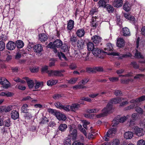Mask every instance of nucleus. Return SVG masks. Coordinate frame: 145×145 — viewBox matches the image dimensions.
Wrapping results in <instances>:
<instances>
[{"instance_id": "obj_13", "label": "nucleus", "mask_w": 145, "mask_h": 145, "mask_svg": "<svg viewBox=\"0 0 145 145\" xmlns=\"http://www.w3.org/2000/svg\"><path fill=\"white\" fill-rule=\"evenodd\" d=\"M6 47L8 50H13L16 47L15 43L12 41H9L7 44Z\"/></svg>"}, {"instance_id": "obj_53", "label": "nucleus", "mask_w": 145, "mask_h": 145, "mask_svg": "<svg viewBox=\"0 0 145 145\" xmlns=\"http://www.w3.org/2000/svg\"><path fill=\"white\" fill-rule=\"evenodd\" d=\"M109 80L112 82H115L118 81L119 78L118 77H110L109 78Z\"/></svg>"}, {"instance_id": "obj_56", "label": "nucleus", "mask_w": 145, "mask_h": 145, "mask_svg": "<svg viewBox=\"0 0 145 145\" xmlns=\"http://www.w3.org/2000/svg\"><path fill=\"white\" fill-rule=\"evenodd\" d=\"M13 106L10 105L8 106H5V112H7L13 109Z\"/></svg>"}, {"instance_id": "obj_61", "label": "nucleus", "mask_w": 145, "mask_h": 145, "mask_svg": "<svg viewBox=\"0 0 145 145\" xmlns=\"http://www.w3.org/2000/svg\"><path fill=\"white\" fill-rule=\"evenodd\" d=\"M86 71L88 73H93L95 72L94 67L92 68L91 67H88L86 68Z\"/></svg>"}, {"instance_id": "obj_42", "label": "nucleus", "mask_w": 145, "mask_h": 145, "mask_svg": "<svg viewBox=\"0 0 145 145\" xmlns=\"http://www.w3.org/2000/svg\"><path fill=\"white\" fill-rule=\"evenodd\" d=\"M133 80L129 78H123L121 80V82L123 84H127L130 81H132Z\"/></svg>"}, {"instance_id": "obj_28", "label": "nucleus", "mask_w": 145, "mask_h": 145, "mask_svg": "<svg viewBox=\"0 0 145 145\" xmlns=\"http://www.w3.org/2000/svg\"><path fill=\"white\" fill-rule=\"evenodd\" d=\"M84 46V41L82 39H80L78 41L77 46L79 49H82L83 48Z\"/></svg>"}, {"instance_id": "obj_35", "label": "nucleus", "mask_w": 145, "mask_h": 145, "mask_svg": "<svg viewBox=\"0 0 145 145\" xmlns=\"http://www.w3.org/2000/svg\"><path fill=\"white\" fill-rule=\"evenodd\" d=\"M135 55V57L137 58L143 59L144 57L142 55L141 53L137 50H136Z\"/></svg>"}, {"instance_id": "obj_39", "label": "nucleus", "mask_w": 145, "mask_h": 145, "mask_svg": "<svg viewBox=\"0 0 145 145\" xmlns=\"http://www.w3.org/2000/svg\"><path fill=\"white\" fill-rule=\"evenodd\" d=\"M139 114L137 113H133L131 116L132 120L135 121L139 119Z\"/></svg>"}, {"instance_id": "obj_64", "label": "nucleus", "mask_w": 145, "mask_h": 145, "mask_svg": "<svg viewBox=\"0 0 145 145\" xmlns=\"http://www.w3.org/2000/svg\"><path fill=\"white\" fill-rule=\"evenodd\" d=\"M137 145H145V141L143 139L139 140L137 142Z\"/></svg>"}, {"instance_id": "obj_38", "label": "nucleus", "mask_w": 145, "mask_h": 145, "mask_svg": "<svg viewBox=\"0 0 145 145\" xmlns=\"http://www.w3.org/2000/svg\"><path fill=\"white\" fill-rule=\"evenodd\" d=\"M88 50L89 51H92L95 47L93 43L92 42H89L87 44Z\"/></svg>"}, {"instance_id": "obj_16", "label": "nucleus", "mask_w": 145, "mask_h": 145, "mask_svg": "<svg viewBox=\"0 0 145 145\" xmlns=\"http://www.w3.org/2000/svg\"><path fill=\"white\" fill-rule=\"evenodd\" d=\"M23 79L26 80L29 88H32L33 87L34 82L33 80L30 79L29 78L27 77H24L23 78Z\"/></svg>"}, {"instance_id": "obj_62", "label": "nucleus", "mask_w": 145, "mask_h": 145, "mask_svg": "<svg viewBox=\"0 0 145 145\" xmlns=\"http://www.w3.org/2000/svg\"><path fill=\"white\" fill-rule=\"evenodd\" d=\"M26 114L24 115V116L25 118L28 119H30L32 117V115L30 113L27 112Z\"/></svg>"}, {"instance_id": "obj_52", "label": "nucleus", "mask_w": 145, "mask_h": 145, "mask_svg": "<svg viewBox=\"0 0 145 145\" xmlns=\"http://www.w3.org/2000/svg\"><path fill=\"white\" fill-rule=\"evenodd\" d=\"M95 72L96 71L102 72L103 71V68L101 67H94Z\"/></svg>"}, {"instance_id": "obj_51", "label": "nucleus", "mask_w": 145, "mask_h": 145, "mask_svg": "<svg viewBox=\"0 0 145 145\" xmlns=\"http://www.w3.org/2000/svg\"><path fill=\"white\" fill-rule=\"evenodd\" d=\"M5 44L4 42L0 41V51H3L5 48Z\"/></svg>"}, {"instance_id": "obj_7", "label": "nucleus", "mask_w": 145, "mask_h": 145, "mask_svg": "<svg viewBox=\"0 0 145 145\" xmlns=\"http://www.w3.org/2000/svg\"><path fill=\"white\" fill-rule=\"evenodd\" d=\"M133 131L135 134L138 136L140 137L143 136L145 133V131L142 128L136 126L133 127Z\"/></svg>"}, {"instance_id": "obj_37", "label": "nucleus", "mask_w": 145, "mask_h": 145, "mask_svg": "<svg viewBox=\"0 0 145 145\" xmlns=\"http://www.w3.org/2000/svg\"><path fill=\"white\" fill-rule=\"evenodd\" d=\"M64 70H61L60 71H54V75L55 76H63V74L61 72H64Z\"/></svg>"}, {"instance_id": "obj_1", "label": "nucleus", "mask_w": 145, "mask_h": 145, "mask_svg": "<svg viewBox=\"0 0 145 145\" xmlns=\"http://www.w3.org/2000/svg\"><path fill=\"white\" fill-rule=\"evenodd\" d=\"M122 101L121 98L116 97L111 99L108 103L106 106L102 110V113L98 115L97 118H101L106 116L108 114L112 112V104H116Z\"/></svg>"}, {"instance_id": "obj_31", "label": "nucleus", "mask_w": 145, "mask_h": 145, "mask_svg": "<svg viewBox=\"0 0 145 145\" xmlns=\"http://www.w3.org/2000/svg\"><path fill=\"white\" fill-rule=\"evenodd\" d=\"M74 21L72 20H70L68 23L67 28L71 30L74 27Z\"/></svg>"}, {"instance_id": "obj_43", "label": "nucleus", "mask_w": 145, "mask_h": 145, "mask_svg": "<svg viewBox=\"0 0 145 145\" xmlns=\"http://www.w3.org/2000/svg\"><path fill=\"white\" fill-rule=\"evenodd\" d=\"M35 83L36 85L35 86V89H37L43 86V82H37Z\"/></svg>"}, {"instance_id": "obj_3", "label": "nucleus", "mask_w": 145, "mask_h": 145, "mask_svg": "<svg viewBox=\"0 0 145 145\" xmlns=\"http://www.w3.org/2000/svg\"><path fill=\"white\" fill-rule=\"evenodd\" d=\"M69 136L70 138L73 140L76 139L77 136V131L74 125H70L69 126Z\"/></svg>"}, {"instance_id": "obj_32", "label": "nucleus", "mask_w": 145, "mask_h": 145, "mask_svg": "<svg viewBox=\"0 0 145 145\" xmlns=\"http://www.w3.org/2000/svg\"><path fill=\"white\" fill-rule=\"evenodd\" d=\"M58 81L57 80H50L47 82V84L48 86H52L56 84Z\"/></svg>"}, {"instance_id": "obj_18", "label": "nucleus", "mask_w": 145, "mask_h": 145, "mask_svg": "<svg viewBox=\"0 0 145 145\" xmlns=\"http://www.w3.org/2000/svg\"><path fill=\"white\" fill-rule=\"evenodd\" d=\"M34 51L36 53H39L43 50L42 46L40 44H37L33 47Z\"/></svg>"}, {"instance_id": "obj_45", "label": "nucleus", "mask_w": 145, "mask_h": 145, "mask_svg": "<svg viewBox=\"0 0 145 145\" xmlns=\"http://www.w3.org/2000/svg\"><path fill=\"white\" fill-rule=\"evenodd\" d=\"M99 109L98 108H95L93 109H88L87 110V112L88 113H96L99 110Z\"/></svg>"}, {"instance_id": "obj_36", "label": "nucleus", "mask_w": 145, "mask_h": 145, "mask_svg": "<svg viewBox=\"0 0 145 145\" xmlns=\"http://www.w3.org/2000/svg\"><path fill=\"white\" fill-rule=\"evenodd\" d=\"M62 50L64 52H66L67 53H69V50L68 46L66 44H62Z\"/></svg>"}, {"instance_id": "obj_55", "label": "nucleus", "mask_w": 145, "mask_h": 145, "mask_svg": "<svg viewBox=\"0 0 145 145\" xmlns=\"http://www.w3.org/2000/svg\"><path fill=\"white\" fill-rule=\"evenodd\" d=\"M114 94L116 96H121L122 94L121 91L119 90H116L114 92Z\"/></svg>"}, {"instance_id": "obj_22", "label": "nucleus", "mask_w": 145, "mask_h": 145, "mask_svg": "<svg viewBox=\"0 0 145 145\" xmlns=\"http://www.w3.org/2000/svg\"><path fill=\"white\" fill-rule=\"evenodd\" d=\"M106 47L104 48V50L105 51V52H107L108 51H113V45L112 44L108 42L106 44Z\"/></svg>"}, {"instance_id": "obj_6", "label": "nucleus", "mask_w": 145, "mask_h": 145, "mask_svg": "<svg viewBox=\"0 0 145 145\" xmlns=\"http://www.w3.org/2000/svg\"><path fill=\"white\" fill-rule=\"evenodd\" d=\"M116 131V128L110 129L107 131L106 135L104 137L103 139L106 141H108L109 139L108 137H112L114 136Z\"/></svg>"}, {"instance_id": "obj_27", "label": "nucleus", "mask_w": 145, "mask_h": 145, "mask_svg": "<svg viewBox=\"0 0 145 145\" xmlns=\"http://www.w3.org/2000/svg\"><path fill=\"white\" fill-rule=\"evenodd\" d=\"M123 33L124 36H128L130 35L129 29L127 27L123 28Z\"/></svg>"}, {"instance_id": "obj_54", "label": "nucleus", "mask_w": 145, "mask_h": 145, "mask_svg": "<svg viewBox=\"0 0 145 145\" xmlns=\"http://www.w3.org/2000/svg\"><path fill=\"white\" fill-rule=\"evenodd\" d=\"M54 105L57 108L62 109L63 105L60 103L57 102L55 103Z\"/></svg>"}, {"instance_id": "obj_29", "label": "nucleus", "mask_w": 145, "mask_h": 145, "mask_svg": "<svg viewBox=\"0 0 145 145\" xmlns=\"http://www.w3.org/2000/svg\"><path fill=\"white\" fill-rule=\"evenodd\" d=\"M120 118V116H117L112 121L113 125L112 126H115L117 125L119 123L120 121H119Z\"/></svg>"}, {"instance_id": "obj_46", "label": "nucleus", "mask_w": 145, "mask_h": 145, "mask_svg": "<svg viewBox=\"0 0 145 145\" xmlns=\"http://www.w3.org/2000/svg\"><path fill=\"white\" fill-rule=\"evenodd\" d=\"M77 67L76 64L75 63H72L69 66V68L72 70L75 69Z\"/></svg>"}, {"instance_id": "obj_41", "label": "nucleus", "mask_w": 145, "mask_h": 145, "mask_svg": "<svg viewBox=\"0 0 145 145\" xmlns=\"http://www.w3.org/2000/svg\"><path fill=\"white\" fill-rule=\"evenodd\" d=\"M97 13V9L96 8H94L90 10L89 14L92 16L95 14L96 15Z\"/></svg>"}, {"instance_id": "obj_24", "label": "nucleus", "mask_w": 145, "mask_h": 145, "mask_svg": "<svg viewBox=\"0 0 145 145\" xmlns=\"http://www.w3.org/2000/svg\"><path fill=\"white\" fill-rule=\"evenodd\" d=\"M133 135V132L129 131L126 132L124 134V137L126 139H130L132 138Z\"/></svg>"}, {"instance_id": "obj_47", "label": "nucleus", "mask_w": 145, "mask_h": 145, "mask_svg": "<svg viewBox=\"0 0 145 145\" xmlns=\"http://www.w3.org/2000/svg\"><path fill=\"white\" fill-rule=\"evenodd\" d=\"M70 40L72 43H75L77 41V37L75 35H72L70 38Z\"/></svg>"}, {"instance_id": "obj_19", "label": "nucleus", "mask_w": 145, "mask_h": 145, "mask_svg": "<svg viewBox=\"0 0 145 145\" xmlns=\"http://www.w3.org/2000/svg\"><path fill=\"white\" fill-rule=\"evenodd\" d=\"M123 3L122 0H114L113 4L114 6L118 8L122 6Z\"/></svg>"}, {"instance_id": "obj_40", "label": "nucleus", "mask_w": 145, "mask_h": 145, "mask_svg": "<svg viewBox=\"0 0 145 145\" xmlns=\"http://www.w3.org/2000/svg\"><path fill=\"white\" fill-rule=\"evenodd\" d=\"M129 115H127L126 116H123L120 117V118L119 121L120 123H123L124 122L125 120L129 117Z\"/></svg>"}, {"instance_id": "obj_48", "label": "nucleus", "mask_w": 145, "mask_h": 145, "mask_svg": "<svg viewBox=\"0 0 145 145\" xmlns=\"http://www.w3.org/2000/svg\"><path fill=\"white\" fill-rule=\"evenodd\" d=\"M10 119H7L4 121L3 125L5 127H9L10 126Z\"/></svg>"}, {"instance_id": "obj_10", "label": "nucleus", "mask_w": 145, "mask_h": 145, "mask_svg": "<svg viewBox=\"0 0 145 145\" xmlns=\"http://www.w3.org/2000/svg\"><path fill=\"white\" fill-rule=\"evenodd\" d=\"M92 53L95 56L101 58V57L99 56V55L101 52L104 53H107L106 52H104L103 50H101L100 48L97 47V46H95V48H94L92 51Z\"/></svg>"}, {"instance_id": "obj_50", "label": "nucleus", "mask_w": 145, "mask_h": 145, "mask_svg": "<svg viewBox=\"0 0 145 145\" xmlns=\"http://www.w3.org/2000/svg\"><path fill=\"white\" fill-rule=\"evenodd\" d=\"M127 123L129 126L132 127L133 129V127L135 126H134V125L135 124V122L133 120H131L129 121Z\"/></svg>"}, {"instance_id": "obj_25", "label": "nucleus", "mask_w": 145, "mask_h": 145, "mask_svg": "<svg viewBox=\"0 0 145 145\" xmlns=\"http://www.w3.org/2000/svg\"><path fill=\"white\" fill-rule=\"evenodd\" d=\"M79 107L80 105L77 103L73 104L71 106H70V110L73 111H75L78 110Z\"/></svg>"}, {"instance_id": "obj_21", "label": "nucleus", "mask_w": 145, "mask_h": 145, "mask_svg": "<svg viewBox=\"0 0 145 145\" xmlns=\"http://www.w3.org/2000/svg\"><path fill=\"white\" fill-rule=\"evenodd\" d=\"M125 45V41L123 39L121 38L117 39V46L120 47H122Z\"/></svg>"}, {"instance_id": "obj_33", "label": "nucleus", "mask_w": 145, "mask_h": 145, "mask_svg": "<svg viewBox=\"0 0 145 145\" xmlns=\"http://www.w3.org/2000/svg\"><path fill=\"white\" fill-rule=\"evenodd\" d=\"M109 13H112L113 12L114 8L112 6L107 4L105 8Z\"/></svg>"}, {"instance_id": "obj_4", "label": "nucleus", "mask_w": 145, "mask_h": 145, "mask_svg": "<svg viewBox=\"0 0 145 145\" xmlns=\"http://www.w3.org/2000/svg\"><path fill=\"white\" fill-rule=\"evenodd\" d=\"M62 42L60 40L56 39L53 42H50L48 45V47L54 49L56 47L60 48L62 45Z\"/></svg>"}, {"instance_id": "obj_58", "label": "nucleus", "mask_w": 145, "mask_h": 145, "mask_svg": "<svg viewBox=\"0 0 145 145\" xmlns=\"http://www.w3.org/2000/svg\"><path fill=\"white\" fill-rule=\"evenodd\" d=\"M78 79V78H72L68 81V83L70 84H74L76 82Z\"/></svg>"}, {"instance_id": "obj_57", "label": "nucleus", "mask_w": 145, "mask_h": 145, "mask_svg": "<svg viewBox=\"0 0 145 145\" xmlns=\"http://www.w3.org/2000/svg\"><path fill=\"white\" fill-rule=\"evenodd\" d=\"M90 53V52H88L87 54L86 53L83 54L84 56L85 55V56H82L83 58H85V60L87 61L89 59V56Z\"/></svg>"}, {"instance_id": "obj_9", "label": "nucleus", "mask_w": 145, "mask_h": 145, "mask_svg": "<svg viewBox=\"0 0 145 145\" xmlns=\"http://www.w3.org/2000/svg\"><path fill=\"white\" fill-rule=\"evenodd\" d=\"M91 39L93 42L96 44L95 46L101 45L102 38L99 35H94L91 38Z\"/></svg>"}, {"instance_id": "obj_44", "label": "nucleus", "mask_w": 145, "mask_h": 145, "mask_svg": "<svg viewBox=\"0 0 145 145\" xmlns=\"http://www.w3.org/2000/svg\"><path fill=\"white\" fill-rule=\"evenodd\" d=\"M133 104L131 105L127 106L125 108V110H128L131 109H133L134 108L135 106H137V103L136 104L135 103H133Z\"/></svg>"}, {"instance_id": "obj_23", "label": "nucleus", "mask_w": 145, "mask_h": 145, "mask_svg": "<svg viewBox=\"0 0 145 145\" xmlns=\"http://www.w3.org/2000/svg\"><path fill=\"white\" fill-rule=\"evenodd\" d=\"M85 33L84 29L83 28H81L78 30L76 32L77 35L79 37H81L84 36Z\"/></svg>"}, {"instance_id": "obj_2", "label": "nucleus", "mask_w": 145, "mask_h": 145, "mask_svg": "<svg viewBox=\"0 0 145 145\" xmlns=\"http://www.w3.org/2000/svg\"><path fill=\"white\" fill-rule=\"evenodd\" d=\"M137 3L136 0H125L123 5V9L125 11L128 12L130 10L132 6Z\"/></svg>"}, {"instance_id": "obj_20", "label": "nucleus", "mask_w": 145, "mask_h": 145, "mask_svg": "<svg viewBox=\"0 0 145 145\" xmlns=\"http://www.w3.org/2000/svg\"><path fill=\"white\" fill-rule=\"evenodd\" d=\"M47 36L44 33L39 35V40L42 42H44L48 39Z\"/></svg>"}, {"instance_id": "obj_63", "label": "nucleus", "mask_w": 145, "mask_h": 145, "mask_svg": "<svg viewBox=\"0 0 145 145\" xmlns=\"http://www.w3.org/2000/svg\"><path fill=\"white\" fill-rule=\"evenodd\" d=\"M144 76V75L142 74H137L134 77V79H139L142 78Z\"/></svg>"}, {"instance_id": "obj_8", "label": "nucleus", "mask_w": 145, "mask_h": 145, "mask_svg": "<svg viewBox=\"0 0 145 145\" xmlns=\"http://www.w3.org/2000/svg\"><path fill=\"white\" fill-rule=\"evenodd\" d=\"M0 83L5 88H7L10 86V82L4 77H0Z\"/></svg>"}, {"instance_id": "obj_60", "label": "nucleus", "mask_w": 145, "mask_h": 145, "mask_svg": "<svg viewBox=\"0 0 145 145\" xmlns=\"http://www.w3.org/2000/svg\"><path fill=\"white\" fill-rule=\"evenodd\" d=\"M83 126L84 128L87 129V125L89 124V122L87 121L86 120H84L83 121Z\"/></svg>"}, {"instance_id": "obj_5", "label": "nucleus", "mask_w": 145, "mask_h": 145, "mask_svg": "<svg viewBox=\"0 0 145 145\" xmlns=\"http://www.w3.org/2000/svg\"><path fill=\"white\" fill-rule=\"evenodd\" d=\"M110 54L114 56H118V59H121L125 58L131 57L132 56V54L129 52H127L125 54H120L117 52H112L110 53Z\"/></svg>"}, {"instance_id": "obj_26", "label": "nucleus", "mask_w": 145, "mask_h": 145, "mask_svg": "<svg viewBox=\"0 0 145 145\" xmlns=\"http://www.w3.org/2000/svg\"><path fill=\"white\" fill-rule=\"evenodd\" d=\"M16 46L17 48H21L24 46V44L23 42L21 40H18L16 42Z\"/></svg>"}, {"instance_id": "obj_49", "label": "nucleus", "mask_w": 145, "mask_h": 145, "mask_svg": "<svg viewBox=\"0 0 145 145\" xmlns=\"http://www.w3.org/2000/svg\"><path fill=\"white\" fill-rule=\"evenodd\" d=\"M129 19V20L131 23L134 25L135 26H136V21H135V19L134 16H131L130 17Z\"/></svg>"}, {"instance_id": "obj_34", "label": "nucleus", "mask_w": 145, "mask_h": 145, "mask_svg": "<svg viewBox=\"0 0 145 145\" xmlns=\"http://www.w3.org/2000/svg\"><path fill=\"white\" fill-rule=\"evenodd\" d=\"M67 128V126L66 124L62 123L60 124L59 127V129L61 131H64Z\"/></svg>"}, {"instance_id": "obj_11", "label": "nucleus", "mask_w": 145, "mask_h": 145, "mask_svg": "<svg viewBox=\"0 0 145 145\" xmlns=\"http://www.w3.org/2000/svg\"><path fill=\"white\" fill-rule=\"evenodd\" d=\"M100 21V18L98 16H93L91 19V24L92 26L94 28H95L97 25V22Z\"/></svg>"}, {"instance_id": "obj_30", "label": "nucleus", "mask_w": 145, "mask_h": 145, "mask_svg": "<svg viewBox=\"0 0 145 145\" xmlns=\"http://www.w3.org/2000/svg\"><path fill=\"white\" fill-rule=\"evenodd\" d=\"M28 106L27 104H23L21 108L22 112L23 113H27L28 110H29L28 109Z\"/></svg>"}, {"instance_id": "obj_12", "label": "nucleus", "mask_w": 145, "mask_h": 145, "mask_svg": "<svg viewBox=\"0 0 145 145\" xmlns=\"http://www.w3.org/2000/svg\"><path fill=\"white\" fill-rule=\"evenodd\" d=\"M55 114L57 118L59 120L65 121L66 119L65 116L60 112H56Z\"/></svg>"}, {"instance_id": "obj_17", "label": "nucleus", "mask_w": 145, "mask_h": 145, "mask_svg": "<svg viewBox=\"0 0 145 145\" xmlns=\"http://www.w3.org/2000/svg\"><path fill=\"white\" fill-rule=\"evenodd\" d=\"M10 116L12 119L15 120L19 118V114L17 111L13 110L11 112Z\"/></svg>"}, {"instance_id": "obj_59", "label": "nucleus", "mask_w": 145, "mask_h": 145, "mask_svg": "<svg viewBox=\"0 0 145 145\" xmlns=\"http://www.w3.org/2000/svg\"><path fill=\"white\" fill-rule=\"evenodd\" d=\"M62 109H63L67 111H69L70 110V106L69 105H63Z\"/></svg>"}, {"instance_id": "obj_14", "label": "nucleus", "mask_w": 145, "mask_h": 145, "mask_svg": "<svg viewBox=\"0 0 145 145\" xmlns=\"http://www.w3.org/2000/svg\"><path fill=\"white\" fill-rule=\"evenodd\" d=\"M145 101V95H142L138 98L136 99H133L131 100L130 102L131 103H135L136 104H138L139 102Z\"/></svg>"}, {"instance_id": "obj_15", "label": "nucleus", "mask_w": 145, "mask_h": 145, "mask_svg": "<svg viewBox=\"0 0 145 145\" xmlns=\"http://www.w3.org/2000/svg\"><path fill=\"white\" fill-rule=\"evenodd\" d=\"M109 0H106V1L104 0H100L98 2V4L99 7H103L105 8L106 5L107 4L109 3Z\"/></svg>"}]
</instances>
